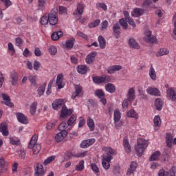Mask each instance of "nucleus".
<instances>
[{"instance_id":"44","label":"nucleus","mask_w":176,"mask_h":176,"mask_svg":"<svg viewBox=\"0 0 176 176\" xmlns=\"http://www.w3.org/2000/svg\"><path fill=\"white\" fill-rule=\"evenodd\" d=\"M68 128V124L67 122L66 123L65 122H62L58 126V130L59 131H67V129Z\"/></svg>"},{"instance_id":"29","label":"nucleus","mask_w":176,"mask_h":176,"mask_svg":"<svg viewBox=\"0 0 176 176\" xmlns=\"http://www.w3.org/2000/svg\"><path fill=\"white\" fill-rule=\"evenodd\" d=\"M129 45L131 49H140V44L134 38H130L129 41Z\"/></svg>"},{"instance_id":"34","label":"nucleus","mask_w":176,"mask_h":176,"mask_svg":"<svg viewBox=\"0 0 176 176\" xmlns=\"http://www.w3.org/2000/svg\"><path fill=\"white\" fill-rule=\"evenodd\" d=\"M87 126L90 131H94V129L96 127V125L94 124V120L89 117L87 120Z\"/></svg>"},{"instance_id":"52","label":"nucleus","mask_w":176,"mask_h":176,"mask_svg":"<svg viewBox=\"0 0 176 176\" xmlns=\"http://www.w3.org/2000/svg\"><path fill=\"white\" fill-rule=\"evenodd\" d=\"M56 124H57V120L51 121L47 123V130H52V129H54V127H56Z\"/></svg>"},{"instance_id":"12","label":"nucleus","mask_w":176,"mask_h":176,"mask_svg":"<svg viewBox=\"0 0 176 176\" xmlns=\"http://www.w3.org/2000/svg\"><path fill=\"white\" fill-rule=\"evenodd\" d=\"M10 82L12 86H16L19 82V74L16 72H12L10 74Z\"/></svg>"},{"instance_id":"26","label":"nucleus","mask_w":176,"mask_h":176,"mask_svg":"<svg viewBox=\"0 0 176 176\" xmlns=\"http://www.w3.org/2000/svg\"><path fill=\"white\" fill-rule=\"evenodd\" d=\"M69 115H72V110L68 109L65 106H63L60 113V118H65Z\"/></svg>"},{"instance_id":"11","label":"nucleus","mask_w":176,"mask_h":176,"mask_svg":"<svg viewBox=\"0 0 176 176\" xmlns=\"http://www.w3.org/2000/svg\"><path fill=\"white\" fill-rule=\"evenodd\" d=\"M56 85L58 89H63L65 86V82H64V75L63 74H59L56 77Z\"/></svg>"},{"instance_id":"36","label":"nucleus","mask_w":176,"mask_h":176,"mask_svg":"<svg viewBox=\"0 0 176 176\" xmlns=\"http://www.w3.org/2000/svg\"><path fill=\"white\" fill-rule=\"evenodd\" d=\"M166 146L171 148L173 146V135L170 133H167L166 135Z\"/></svg>"},{"instance_id":"39","label":"nucleus","mask_w":176,"mask_h":176,"mask_svg":"<svg viewBox=\"0 0 176 176\" xmlns=\"http://www.w3.org/2000/svg\"><path fill=\"white\" fill-rule=\"evenodd\" d=\"M98 40L100 49H105V47L107 46L105 38L102 36H99Z\"/></svg>"},{"instance_id":"5","label":"nucleus","mask_w":176,"mask_h":176,"mask_svg":"<svg viewBox=\"0 0 176 176\" xmlns=\"http://www.w3.org/2000/svg\"><path fill=\"white\" fill-rule=\"evenodd\" d=\"M94 83H108L111 82V77L108 75H103L102 76H95L93 78Z\"/></svg>"},{"instance_id":"21","label":"nucleus","mask_w":176,"mask_h":176,"mask_svg":"<svg viewBox=\"0 0 176 176\" xmlns=\"http://www.w3.org/2000/svg\"><path fill=\"white\" fill-rule=\"evenodd\" d=\"M96 56H97V53L96 52H91L89 54H88L85 58L87 64H92V63L94 62Z\"/></svg>"},{"instance_id":"55","label":"nucleus","mask_w":176,"mask_h":176,"mask_svg":"<svg viewBox=\"0 0 176 176\" xmlns=\"http://www.w3.org/2000/svg\"><path fill=\"white\" fill-rule=\"evenodd\" d=\"M85 168V161L81 160L79 162L78 165H76V171H82Z\"/></svg>"},{"instance_id":"40","label":"nucleus","mask_w":176,"mask_h":176,"mask_svg":"<svg viewBox=\"0 0 176 176\" xmlns=\"http://www.w3.org/2000/svg\"><path fill=\"white\" fill-rule=\"evenodd\" d=\"M163 100L160 98H157L155 100V108L157 111H162V109L163 108Z\"/></svg>"},{"instance_id":"50","label":"nucleus","mask_w":176,"mask_h":176,"mask_svg":"<svg viewBox=\"0 0 176 176\" xmlns=\"http://www.w3.org/2000/svg\"><path fill=\"white\" fill-rule=\"evenodd\" d=\"M46 89V82H45L43 85H41L37 90V93L41 97V96H43L45 94V90Z\"/></svg>"},{"instance_id":"53","label":"nucleus","mask_w":176,"mask_h":176,"mask_svg":"<svg viewBox=\"0 0 176 176\" xmlns=\"http://www.w3.org/2000/svg\"><path fill=\"white\" fill-rule=\"evenodd\" d=\"M10 143L12 145H20V140L16 137L10 138Z\"/></svg>"},{"instance_id":"23","label":"nucleus","mask_w":176,"mask_h":176,"mask_svg":"<svg viewBox=\"0 0 176 176\" xmlns=\"http://www.w3.org/2000/svg\"><path fill=\"white\" fill-rule=\"evenodd\" d=\"M74 89H75V92L73 93L72 95V100H75L76 98L79 96V94L82 93V87H80V85H75Z\"/></svg>"},{"instance_id":"16","label":"nucleus","mask_w":176,"mask_h":176,"mask_svg":"<svg viewBox=\"0 0 176 176\" xmlns=\"http://www.w3.org/2000/svg\"><path fill=\"white\" fill-rule=\"evenodd\" d=\"M1 98L2 100H3V101H5L1 102L2 104H5L6 105H7V107H10L11 108L12 107H13V104L12 103V102H10V97H9L8 94H2Z\"/></svg>"},{"instance_id":"1","label":"nucleus","mask_w":176,"mask_h":176,"mask_svg":"<svg viewBox=\"0 0 176 176\" xmlns=\"http://www.w3.org/2000/svg\"><path fill=\"white\" fill-rule=\"evenodd\" d=\"M137 142V145L135 146V151L137 155L141 157L142 153H144V151H145L146 148H148V141L143 138H138Z\"/></svg>"},{"instance_id":"60","label":"nucleus","mask_w":176,"mask_h":176,"mask_svg":"<svg viewBox=\"0 0 176 176\" xmlns=\"http://www.w3.org/2000/svg\"><path fill=\"white\" fill-rule=\"evenodd\" d=\"M29 80L33 86H36V76H29Z\"/></svg>"},{"instance_id":"35","label":"nucleus","mask_w":176,"mask_h":176,"mask_svg":"<svg viewBox=\"0 0 176 176\" xmlns=\"http://www.w3.org/2000/svg\"><path fill=\"white\" fill-rule=\"evenodd\" d=\"M131 14L133 17H140L144 14V10L140 8H135L132 12Z\"/></svg>"},{"instance_id":"30","label":"nucleus","mask_w":176,"mask_h":176,"mask_svg":"<svg viewBox=\"0 0 176 176\" xmlns=\"http://www.w3.org/2000/svg\"><path fill=\"white\" fill-rule=\"evenodd\" d=\"M0 133L6 137L9 135V131H8V126L5 123L0 124Z\"/></svg>"},{"instance_id":"31","label":"nucleus","mask_w":176,"mask_h":176,"mask_svg":"<svg viewBox=\"0 0 176 176\" xmlns=\"http://www.w3.org/2000/svg\"><path fill=\"white\" fill-rule=\"evenodd\" d=\"M120 69H122V66L118 65H113L107 69V73L115 74V71H120Z\"/></svg>"},{"instance_id":"45","label":"nucleus","mask_w":176,"mask_h":176,"mask_svg":"<svg viewBox=\"0 0 176 176\" xmlns=\"http://www.w3.org/2000/svg\"><path fill=\"white\" fill-rule=\"evenodd\" d=\"M121 113L119 109H116L114 111V115H113V120L114 122H119L121 119Z\"/></svg>"},{"instance_id":"22","label":"nucleus","mask_w":176,"mask_h":176,"mask_svg":"<svg viewBox=\"0 0 176 176\" xmlns=\"http://www.w3.org/2000/svg\"><path fill=\"white\" fill-rule=\"evenodd\" d=\"M74 43H75V38H72L66 41L65 44L63 45V47H65L68 50H71V49L74 47Z\"/></svg>"},{"instance_id":"56","label":"nucleus","mask_w":176,"mask_h":176,"mask_svg":"<svg viewBox=\"0 0 176 176\" xmlns=\"http://www.w3.org/2000/svg\"><path fill=\"white\" fill-rule=\"evenodd\" d=\"M101 21L100 19H96L95 21L90 23L88 24L89 28H94V27H97L100 25Z\"/></svg>"},{"instance_id":"42","label":"nucleus","mask_w":176,"mask_h":176,"mask_svg":"<svg viewBox=\"0 0 176 176\" xmlns=\"http://www.w3.org/2000/svg\"><path fill=\"white\" fill-rule=\"evenodd\" d=\"M8 164L5 162V158L3 157H0V173H3V170H6Z\"/></svg>"},{"instance_id":"57","label":"nucleus","mask_w":176,"mask_h":176,"mask_svg":"<svg viewBox=\"0 0 176 176\" xmlns=\"http://www.w3.org/2000/svg\"><path fill=\"white\" fill-rule=\"evenodd\" d=\"M23 38L21 37H17L15 38V45L18 46V47H21L23 46Z\"/></svg>"},{"instance_id":"33","label":"nucleus","mask_w":176,"mask_h":176,"mask_svg":"<svg viewBox=\"0 0 176 176\" xmlns=\"http://www.w3.org/2000/svg\"><path fill=\"white\" fill-rule=\"evenodd\" d=\"M102 151L106 152L107 156H111V155H116V151L111 147L104 146L102 148Z\"/></svg>"},{"instance_id":"59","label":"nucleus","mask_w":176,"mask_h":176,"mask_svg":"<svg viewBox=\"0 0 176 176\" xmlns=\"http://www.w3.org/2000/svg\"><path fill=\"white\" fill-rule=\"evenodd\" d=\"M120 24L124 30H127V20H124V19H120Z\"/></svg>"},{"instance_id":"8","label":"nucleus","mask_w":176,"mask_h":176,"mask_svg":"<svg viewBox=\"0 0 176 176\" xmlns=\"http://www.w3.org/2000/svg\"><path fill=\"white\" fill-rule=\"evenodd\" d=\"M166 97L170 101L176 102V91L175 89L169 87L166 89Z\"/></svg>"},{"instance_id":"7","label":"nucleus","mask_w":176,"mask_h":176,"mask_svg":"<svg viewBox=\"0 0 176 176\" xmlns=\"http://www.w3.org/2000/svg\"><path fill=\"white\" fill-rule=\"evenodd\" d=\"M113 159L112 155H107L102 158V166L104 170H109L111 167V160Z\"/></svg>"},{"instance_id":"25","label":"nucleus","mask_w":176,"mask_h":176,"mask_svg":"<svg viewBox=\"0 0 176 176\" xmlns=\"http://www.w3.org/2000/svg\"><path fill=\"white\" fill-rule=\"evenodd\" d=\"M161 155L162 153L160 151H155L149 158L150 162H157L160 159Z\"/></svg>"},{"instance_id":"54","label":"nucleus","mask_w":176,"mask_h":176,"mask_svg":"<svg viewBox=\"0 0 176 176\" xmlns=\"http://www.w3.org/2000/svg\"><path fill=\"white\" fill-rule=\"evenodd\" d=\"M56 159V155H52L47 157L43 162L44 166H47V164H50L52 162H54Z\"/></svg>"},{"instance_id":"51","label":"nucleus","mask_w":176,"mask_h":176,"mask_svg":"<svg viewBox=\"0 0 176 176\" xmlns=\"http://www.w3.org/2000/svg\"><path fill=\"white\" fill-rule=\"evenodd\" d=\"M48 53H50L51 56H56V54H57V47L54 45L50 46Z\"/></svg>"},{"instance_id":"43","label":"nucleus","mask_w":176,"mask_h":176,"mask_svg":"<svg viewBox=\"0 0 176 176\" xmlns=\"http://www.w3.org/2000/svg\"><path fill=\"white\" fill-rule=\"evenodd\" d=\"M129 118H133V119H138V113L134 109H131L127 113Z\"/></svg>"},{"instance_id":"19","label":"nucleus","mask_w":176,"mask_h":176,"mask_svg":"<svg viewBox=\"0 0 176 176\" xmlns=\"http://www.w3.org/2000/svg\"><path fill=\"white\" fill-rule=\"evenodd\" d=\"M67 134L68 132L67 131H60L55 135V140L56 141V142H61V141L64 140V138L67 137Z\"/></svg>"},{"instance_id":"38","label":"nucleus","mask_w":176,"mask_h":176,"mask_svg":"<svg viewBox=\"0 0 176 176\" xmlns=\"http://www.w3.org/2000/svg\"><path fill=\"white\" fill-rule=\"evenodd\" d=\"M105 90L106 91H108V93H115L116 88L115 87V85L112 83H109L105 85Z\"/></svg>"},{"instance_id":"32","label":"nucleus","mask_w":176,"mask_h":176,"mask_svg":"<svg viewBox=\"0 0 176 176\" xmlns=\"http://www.w3.org/2000/svg\"><path fill=\"white\" fill-rule=\"evenodd\" d=\"M90 69L87 67L86 65H80L77 67V71L78 74H81L82 75H85V74L87 73V71H89Z\"/></svg>"},{"instance_id":"2","label":"nucleus","mask_w":176,"mask_h":176,"mask_svg":"<svg viewBox=\"0 0 176 176\" xmlns=\"http://www.w3.org/2000/svg\"><path fill=\"white\" fill-rule=\"evenodd\" d=\"M83 10H85V6L81 3H78L77 4V9L74 12V16H76V20H78L79 23L81 24H84L86 22V20H87V18L82 17Z\"/></svg>"},{"instance_id":"6","label":"nucleus","mask_w":176,"mask_h":176,"mask_svg":"<svg viewBox=\"0 0 176 176\" xmlns=\"http://www.w3.org/2000/svg\"><path fill=\"white\" fill-rule=\"evenodd\" d=\"M144 34L145 36L144 39L145 42H147V43H157V38L152 35L151 31H146Z\"/></svg>"},{"instance_id":"37","label":"nucleus","mask_w":176,"mask_h":176,"mask_svg":"<svg viewBox=\"0 0 176 176\" xmlns=\"http://www.w3.org/2000/svg\"><path fill=\"white\" fill-rule=\"evenodd\" d=\"M61 36H63V32L58 31V32H53L51 36V38L52 41H58V39H60Z\"/></svg>"},{"instance_id":"48","label":"nucleus","mask_w":176,"mask_h":176,"mask_svg":"<svg viewBox=\"0 0 176 176\" xmlns=\"http://www.w3.org/2000/svg\"><path fill=\"white\" fill-rule=\"evenodd\" d=\"M38 105L37 102H34L31 105H30V113L32 114V116L35 115L36 112V107Z\"/></svg>"},{"instance_id":"18","label":"nucleus","mask_w":176,"mask_h":176,"mask_svg":"<svg viewBox=\"0 0 176 176\" xmlns=\"http://www.w3.org/2000/svg\"><path fill=\"white\" fill-rule=\"evenodd\" d=\"M135 98V90L134 88H131L128 91L127 100L129 102H133Z\"/></svg>"},{"instance_id":"3","label":"nucleus","mask_w":176,"mask_h":176,"mask_svg":"<svg viewBox=\"0 0 176 176\" xmlns=\"http://www.w3.org/2000/svg\"><path fill=\"white\" fill-rule=\"evenodd\" d=\"M38 141V135H34L31 140L29 143L28 148L29 149H33V154L34 155H38L39 152L41 151V149L42 147L41 146V144H36V142Z\"/></svg>"},{"instance_id":"63","label":"nucleus","mask_w":176,"mask_h":176,"mask_svg":"<svg viewBox=\"0 0 176 176\" xmlns=\"http://www.w3.org/2000/svg\"><path fill=\"white\" fill-rule=\"evenodd\" d=\"M18 155L21 159H25V151L24 149H21L18 151Z\"/></svg>"},{"instance_id":"14","label":"nucleus","mask_w":176,"mask_h":176,"mask_svg":"<svg viewBox=\"0 0 176 176\" xmlns=\"http://www.w3.org/2000/svg\"><path fill=\"white\" fill-rule=\"evenodd\" d=\"M137 167H138V164L135 162H132L126 171V175H131V174H134L137 170Z\"/></svg>"},{"instance_id":"20","label":"nucleus","mask_w":176,"mask_h":176,"mask_svg":"<svg viewBox=\"0 0 176 176\" xmlns=\"http://www.w3.org/2000/svg\"><path fill=\"white\" fill-rule=\"evenodd\" d=\"M63 104L64 100L61 99H58L56 100L54 103H52V107L54 109H55V111H58Z\"/></svg>"},{"instance_id":"4","label":"nucleus","mask_w":176,"mask_h":176,"mask_svg":"<svg viewBox=\"0 0 176 176\" xmlns=\"http://www.w3.org/2000/svg\"><path fill=\"white\" fill-rule=\"evenodd\" d=\"M58 10L53 9L50 14H48V23L50 25H56L58 22V18H57Z\"/></svg>"},{"instance_id":"13","label":"nucleus","mask_w":176,"mask_h":176,"mask_svg":"<svg viewBox=\"0 0 176 176\" xmlns=\"http://www.w3.org/2000/svg\"><path fill=\"white\" fill-rule=\"evenodd\" d=\"M146 93L150 96H155V97H160V91L157 88L148 87L146 89Z\"/></svg>"},{"instance_id":"15","label":"nucleus","mask_w":176,"mask_h":176,"mask_svg":"<svg viewBox=\"0 0 176 176\" xmlns=\"http://www.w3.org/2000/svg\"><path fill=\"white\" fill-rule=\"evenodd\" d=\"M170 50L168 48L162 47L157 52H155L156 57H162L163 56H168Z\"/></svg>"},{"instance_id":"9","label":"nucleus","mask_w":176,"mask_h":176,"mask_svg":"<svg viewBox=\"0 0 176 176\" xmlns=\"http://www.w3.org/2000/svg\"><path fill=\"white\" fill-rule=\"evenodd\" d=\"M95 96L96 97H98L100 100V102L103 104V105L107 104V99H105V94L104 93V91L102 89H97L95 91Z\"/></svg>"},{"instance_id":"28","label":"nucleus","mask_w":176,"mask_h":176,"mask_svg":"<svg viewBox=\"0 0 176 176\" xmlns=\"http://www.w3.org/2000/svg\"><path fill=\"white\" fill-rule=\"evenodd\" d=\"M45 171L43 168V165L37 164H36V174L37 176H42L44 175Z\"/></svg>"},{"instance_id":"58","label":"nucleus","mask_w":176,"mask_h":176,"mask_svg":"<svg viewBox=\"0 0 176 176\" xmlns=\"http://www.w3.org/2000/svg\"><path fill=\"white\" fill-rule=\"evenodd\" d=\"M65 156L68 157V159H71V157H76V153L72 151H66L65 152Z\"/></svg>"},{"instance_id":"24","label":"nucleus","mask_w":176,"mask_h":176,"mask_svg":"<svg viewBox=\"0 0 176 176\" xmlns=\"http://www.w3.org/2000/svg\"><path fill=\"white\" fill-rule=\"evenodd\" d=\"M148 76L151 78V80H156L157 76L156 75V70L153 68V65H151L149 71H148Z\"/></svg>"},{"instance_id":"64","label":"nucleus","mask_w":176,"mask_h":176,"mask_svg":"<svg viewBox=\"0 0 176 176\" xmlns=\"http://www.w3.org/2000/svg\"><path fill=\"white\" fill-rule=\"evenodd\" d=\"M158 176H168V172L164 169H160L158 172Z\"/></svg>"},{"instance_id":"62","label":"nucleus","mask_w":176,"mask_h":176,"mask_svg":"<svg viewBox=\"0 0 176 176\" xmlns=\"http://www.w3.org/2000/svg\"><path fill=\"white\" fill-rule=\"evenodd\" d=\"M89 155V151H85L83 152H80L76 153V157H85V156H87Z\"/></svg>"},{"instance_id":"46","label":"nucleus","mask_w":176,"mask_h":176,"mask_svg":"<svg viewBox=\"0 0 176 176\" xmlns=\"http://www.w3.org/2000/svg\"><path fill=\"white\" fill-rule=\"evenodd\" d=\"M153 123H154V126L155 127H160L162 125V121L160 120V116H155L153 119Z\"/></svg>"},{"instance_id":"27","label":"nucleus","mask_w":176,"mask_h":176,"mask_svg":"<svg viewBox=\"0 0 176 176\" xmlns=\"http://www.w3.org/2000/svg\"><path fill=\"white\" fill-rule=\"evenodd\" d=\"M113 31L116 39H118V38L120 36V25H119V23L114 24L113 26Z\"/></svg>"},{"instance_id":"17","label":"nucleus","mask_w":176,"mask_h":176,"mask_svg":"<svg viewBox=\"0 0 176 176\" xmlns=\"http://www.w3.org/2000/svg\"><path fill=\"white\" fill-rule=\"evenodd\" d=\"M16 115L18 122H19V123H22L23 124H27V123H28V120L24 114H23L22 113H16Z\"/></svg>"},{"instance_id":"49","label":"nucleus","mask_w":176,"mask_h":176,"mask_svg":"<svg viewBox=\"0 0 176 176\" xmlns=\"http://www.w3.org/2000/svg\"><path fill=\"white\" fill-rule=\"evenodd\" d=\"M49 23V14H45L41 20V24L42 25H46Z\"/></svg>"},{"instance_id":"41","label":"nucleus","mask_w":176,"mask_h":176,"mask_svg":"<svg viewBox=\"0 0 176 176\" xmlns=\"http://www.w3.org/2000/svg\"><path fill=\"white\" fill-rule=\"evenodd\" d=\"M123 144H124V148L125 149V152L126 153H130V152H131V146L129 143V140L127 139H124Z\"/></svg>"},{"instance_id":"10","label":"nucleus","mask_w":176,"mask_h":176,"mask_svg":"<svg viewBox=\"0 0 176 176\" xmlns=\"http://www.w3.org/2000/svg\"><path fill=\"white\" fill-rule=\"evenodd\" d=\"M96 142L95 138H91L86 140H82L80 143V148H82L83 149H86L87 148H89V146H91Z\"/></svg>"},{"instance_id":"61","label":"nucleus","mask_w":176,"mask_h":176,"mask_svg":"<svg viewBox=\"0 0 176 176\" xmlns=\"http://www.w3.org/2000/svg\"><path fill=\"white\" fill-rule=\"evenodd\" d=\"M108 25H109L108 21L104 20L101 23L100 30L104 31V30H107V28H108Z\"/></svg>"},{"instance_id":"47","label":"nucleus","mask_w":176,"mask_h":176,"mask_svg":"<svg viewBox=\"0 0 176 176\" xmlns=\"http://www.w3.org/2000/svg\"><path fill=\"white\" fill-rule=\"evenodd\" d=\"M75 122H76V115L73 114L67 120V126H74Z\"/></svg>"}]
</instances>
